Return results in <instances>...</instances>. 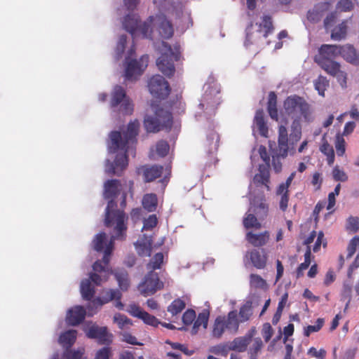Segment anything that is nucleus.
<instances>
[{
	"instance_id": "nucleus-1",
	"label": "nucleus",
	"mask_w": 359,
	"mask_h": 359,
	"mask_svg": "<svg viewBox=\"0 0 359 359\" xmlns=\"http://www.w3.org/2000/svg\"><path fill=\"white\" fill-rule=\"evenodd\" d=\"M140 123L137 120L131 121L128 124L127 130L123 133L119 131H112L109 137L111 142V148L114 152L118 149L124 150V153L116 154L114 162L109 160L106 161L105 172L109 175H116L120 176L121 172L127 168L128 159L126 153L130 146L136 144V137L138 135Z\"/></svg>"
},
{
	"instance_id": "nucleus-2",
	"label": "nucleus",
	"mask_w": 359,
	"mask_h": 359,
	"mask_svg": "<svg viewBox=\"0 0 359 359\" xmlns=\"http://www.w3.org/2000/svg\"><path fill=\"white\" fill-rule=\"evenodd\" d=\"M121 191V184L118 180H108L104 184L103 196L108 199L105 209L104 225L107 227L112 226L116 223V229L119 231L124 229V221L128 217L123 210L116 209L117 204L114 199Z\"/></svg>"
},
{
	"instance_id": "nucleus-3",
	"label": "nucleus",
	"mask_w": 359,
	"mask_h": 359,
	"mask_svg": "<svg viewBox=\"0 0 359 359\" xmlns=\"http://www.w3.org/2000/svg\"><path fill=\"white\" fill-rule=\"evenodd\" d=\"M173 124L172 114L154 103L147 111L143 126L148 133H157L161 130L170 131Z\"/></svg>"
},
{
	"instance_id": "nucleus-4",
	"label": "nucleus",
	"mask_w": 359,
	"mask_h": 359,
	"mask_svg": "<svg viewBox=\"0 0 359 359\" xmlns=\"http://www.w3.org/2000/svg\"><path fill=\"white\" fill-rule=\"evenodd\" d=\"M285 114L293 118L310 123L314 121L311 105L303 97L297 95L288 96L283 102Z\"/></svg>"
},
{
	"instance_id": "nucleus-5",
	"label": "nucleus",
	"mask_w": 359,
	"mask_h": 359,
	"mask_svg": "<svg viewBox=\"0 0 359 359\" xmlns=\"http://www.w3.org/2000/svg\"><path fill=\"white\" fill-rule=\"evenodd\" d=\"M142 37L153 39L154 30L157 31L158 36L165 39H170L174 34L172 23L163 14L149 16L140 27Z\"/></svg>"
},
{
	"instance_id": "nucleus-6",
	"label": "nucleus",
	"mask_w": 359,
	"mask_h": 359,
	"mask_svg": "<svg viewBox=\"0 0 359 359\" xmlns=\"http://www.w3.org/2000/svg\"><path fill=\"white\" fill-rule=\"evenodd\" d=\"M257 29H253V25L251 23L247 28L246 31V39L245 45L246 46L257 43L262 39L268 37L269 34L272 33L273 31V25L271 16L264 15L262 18V22L256 24Z\"/></svg>"
},
{
	"instance_id": "nucleus-7",
	"label": "nucleus",
	"mask_w": 359,
	"mask_h": 359,
	"mask_svg": "<svg viewBox=\"0 0 359 359\" xmlns=\"http://www.w3.org/2000/svg\"><path fill=\"white\" fill-rule=\"evenodd\" d=\"M162 46L165 48L166 52L161 53V56L156 60V65L158 70L165 76L171 77L175 72L173 60H178L180 55L177 53H175L168 43L163 41Z\"/></svg>"
},
{
	"instance_id": "nucleus-8",
	"label": "nucleus",
	"mask_w": 359,
	"mask_h": 359,
	"mask_svg": "<svg viewBox=\"0 0 359 359\" xmlns=\"http://www.w3.org/2000/svg\"><path fill=\"white\" fill-rule=\"evenodd\" d=\"M110 104L112 108L121 104L120 110L124 114H131L133 111V103L126 95L125 89L118 85L114 86L111 93Z\"/></svg>"
},
{
	"instance_id": "nucleus-9",
	"label": "nucleus",
	"mask_w": 359,
	"mask_h": 359,
	"mask_svg": "<svg viewBox=\"0 0 359 359\" xmlns=\"http://www.w3.org/2000/svg\"><path fill=\"white\" fill-rule=\"evenodd\" d=\"M150 93L155 97L164 100L170 93L168 82L161 75L153 76L148 82Z\"/></svg>"
},
{
	"instance_id": "nucleus-10",
	"label": "nucleus",
	"mask_w": 359,
	"mask_h": 359,
	"mask_svg": "<svg viewBox=\"0 0 359 359\" xmlns=\"http://www.w3.org/2000/svg\"><path fill=\"white\" fill-rule=\"evenodd\" d=\"M163 285V283L159 280L158 274L149 271L145 276L143 282L139 285L138 289L140 293L146 297L154 294L158 290H161Z\"/></svg>"
},
{
	"instance_id": "nucleus-11",
	"label": "nucleus",
	"mask_w": 359,
	"mask_h": 359,
	"mask_svg": "<svg viewBox=\"0 0 359 359\" xmlns=\"http://www.w3.org/2000/svg\"><path fill=\"white\" fill-rule=\"evenodd\" d=\"M328 74L337 78L342 88L346 87L347 74L341 70V65L334 60H330L318 64Z\"/></svg>"
},
{
	"instance_id": "nucleus-12",
	"label": "nucleus",
	"mask_w": 359,
	"mask_h": 359,
	"mask_svg": "<svg viewBox=\"0 0 359 359\" xmlns=\"http://www.w3.org/2000/svg\"><path fill=\"white\" fill-rule=\"evenodd\" d=\"M149 57L143 55L139 60H131L127 64L125 76L130 80L140 76L148 65Z\"/></svg>"
},
{
	"instance_id": "nucleus-13",
	"label": "nucleus",
	"mask_w": 359,
	"mask_h": 359,
	"mask_svg": "<svg viewBox=\"0 0 359 359\" xmlns=\"http://www.w3.org/2000/svg\"><path fill=\"white\" fill-rule=\"evenodd\" d=\"M121 292L117 289L104 290L102 291V295L101 297H97L93 301L90 302L87 306L89 315H93V313H91V310L93 309V307L97 309L98 307H101L102 305L109 303V302L114 299H121Z\"/></svg>"
},
{
	"instance_id": "nucleus-14",
	"label": "nucleus",
	"mask_w": 359,
	"mask_h": 359,
	"mask_svg": "<svg viewBox=\"0 0 359 359\" xmlns=\"http://www.w3.org/2000/svg\"><path fill=\"white\" fill-rule=\"evenodd\" d=\"M338 45L323 44L318 48V54L314 57V61L318 63L334 60L338 57Z\"/></svg>"
},
{
	"instance_id": "nucleus-15",
	"label": "nucleus",
	"mask_w": 359,
	"mask_h": 359,
	"mask_svg": "<svg viewBox=\"0 0 359 359\" xmlns=\"http://www.w3.org/2000/svg\"><path fill=\"white\" fill-rule=\"evenodd\" d=\"M245 257L248 259L252 266L257 269H263L266 266L267 255L264 249H252L248 251Z\"/></svg>"
},
{
	"instance_id": "nucleus-16",
	"label": "nucleus",
	"mask_w": 359,
	"mask_h": 359,
	"mask_svg": "<svg viewBox=\"0 0 359 359\" xmlns=\"http://www.w3.org/2000/svg\"><path fill=\"white\" fill-rule=\"evenodd\" d=\"M338 56H341L347 62L353 65H359V53L351 44L338 45Z\"/></svg>"
},
{
	"instance_id": "nucleus-17",
	"label": "nucleus",
	"mask_w": 359,
	"mask_h": 359,
	"mask_svg": "<svg viewBox=\"0 0 359 359\" xmlns=\"http://www.w3.org/2000/svg\"><path fill=\"white\" fill-rule=\"evenodd\" d=\"M86 316V310L82 306H75L68 310L66 321L69 325L76 326L81 323Z\"/></svg>"
},
{
	"instance_id": "nucleus-18",
	"label": "nucleus",
	"mask_w": 359,
	"mask_h": 359,
	"mask_svg": "<svg viewBox=\"0 0 359 359\" xmlns=\"http://www.w3.org/2000/svg\"><path fill=\"white\" fill-rule=\"evenodd\" d=\"M143 25L141 23L138 16L133 15H127L123 22L124 29L128 32L133 39L141 34L140 27Z\"/></svg>"
},
{
	"instance_id": "nucleus-19",
	"label": "nucleus",
	"mask_w": 359,
	"mask_h": 359,
	"mask_svg": "<svg viewBox=\"0 0 359 359\" xmlns=\"http://www.w3.org/2000/svg\"><path fill=\"white\" fill-rule=\"evenodd\" d=\"M87 336L90 339H97L101 344H109L111 342L106 327L92 325L87 332Z\"/></svg>"
},
{
	"instance_id": "nucleus-20",
	"label": "nucleus",
	"mask_w": 359,
	"mask_h": 359,
	"mask_svg": "<svg viewBox=\"0 0 359 359\" xmlns=\"http://www.w3.org/2000/svg\"><path fill=\"white\" fill-rule=\"evenodd\" d=\"M270 238V233L264 231L262 233H254L252 231L247 232L245 235L246 241L254 247H262L266 245Z\"/></svg>"
},
{
	"instance_id": "nucleus-21",
	"label": "nucleus",
	"mask_w": 359,
	"mask_h": 359,
	"mask_svg": "<svg viewBox=\"0 0 359 359\" xmlns=\"http://www.w3.org/2000/svg\"><path fill=\"white\" fill-rule=\"evenodd\" d=\"M288 133L285 126L278 127V155L285 158L288 154L289 144Z\"/></svg>"
},
{
	"instance_id": "nucleus-22",
	"label": "nucleus",
	"mask_w": 359,
	"mask_h": 359,
	"mask_svg": "<svg viewBox=\"0 0 359 359\" xmlns=\"http://www.w3.org/2000/svg\"><path fill=\"white\" fill-rule=\"evenodd\" d=\"M111 254L109 248L108 249H105L102 259L96 261L93 265V269L94 271L104 273V279L108 278L109 275L112 273V271L108 267Z\"/></svg>"
},
{
	"instance_id": "nucleus-23",
	"label": "nucleus",
	"mask_w": 359,
	"mask_h": 359,
	"mask_svg": "<svg viewBox=\"0 0 359 359\" xmlns=\"http://www.w3.org/2000/svg\"><path fill=\"white\" fill-rule=\"evenodd\" d=\"M219 134L215 130L210 131L204 143V147L208 155L212 156L217 152L219 147Z\"/></svg>"
},
{
	"instance_id": "nucleus-24",
	"label": "nucleus",
	"mask_w": 359,
	"mask_h": 359,
	"mask_svg": "<svg viewBox=\"0 0 359 359\" xmlns=\"http://www.w3.org/2000/svg\"><path fill=\"white\" fill-rule=\"evenodd\" d=\"M163 171V167L162 165H154L151 166H144L143 176L144 182H150L154 181L161 176Z\"/></svg>"
},
{
	"instance_id": "nucleus-25",
	"label": "nucleus",
	"mask_w": 359,
	"mask_h": 359,
	"mask_svg": "<svg viewBox=\"0 0 359 359\" xmlns=\"http://www.w3.org/2000/svg\"><path fill=\"white\" fill-rule=\"evenodd\" d=\"M251 335H245L235 338L232 341L229 342L231 351L244 352L251 341Z\"/></svg>"
},
{
	"instance_id": "nucleus-26",
	"label": "nucleus",
	"mask_w": 359,
	"mask_h": 359,
	"mask_svg": "<svg viewBox=\"0 0 359 359\" xmlns=\"http://www.w3.org/2000/svg\"><path fill=\"white\" fill-rule=\"evenodd\" d=\"M254 123L256 125L259 134L266 137L269 133V128L264 118L263 109H258L255 113Z\"/></svg>"
},
{
	"instance_id": "nucleus-27",
	"label": "nucleus",
	"mask_w": 359,
	"mask_h": 359,
	"mask_svg": "<svg viewBox=\"0 0 359 359\" xmlns=\"http://www.w3.org/2000/svg\"><path fill=\"white\" fill-rule=\"evenodd\" d=\"M252 207L253 212L257 215L259 219H263L266 217L269 211V206L264 198H262L255 199L252 202Z\"/></svg>"
},
{
	"instance_id": "nucleus-28",
	"label": "nucleus",
	"mask_w": 359,
	"mask_h": 359,
	"mask_svg": "<svg viewBox=\"0 0 359 359\" xmlns=\"http://www.w3.org/2000/svg\"><path fill=\"white\" fill-rule=\"evenodd\" d=\"M240 323L241 322L238 318V313L236 310L229 312L227 316H225L226 330L230 332L236 333L238 330Z\"/></svg>"
},
{
	"instance_id": "nucleus-29",
	"label": "nucleus",
	"mask_w": 359,
	"mask_h": 359,
	"mask_svg": "<svg viewBox=\"0 0 359 359\" xmlns=\"http://www.w3.org/2000/svg\"><path fill=\"white\" fill-rule=\"evenodd\" d=\"M267 111L271 119L278 121V111L277 108V95L273 91L269 93Z\"/></svg>"
},
{
	"instance_id": "nucleus-30",
	"label": "nucleus",
	"mask_w": 359,
	"mask_h": 359,
	"mask_svg": "<svg viewBox=\"0 0 359 359\" xmlns=\"http://www.w3.org/2000/svg\"><path fill=\"white\" fill-rule=\"evenodd\" d=\"M118 282V287L123 291L128 290L130 287L128 273L125 269H116L113 273Z\"/></svg>"
},
{
	"instance_id": "nucleus-31",
	"label": "nucleus",
	"mask_w": 359,
	"mask_h": 359,
	"mask_svg": "<svg viewBox=\"0 0 359 359\" xmlns=\"http://www.w3.org/2000/svg\"><path fill=\"white\" fill-rule=\"evenodd\" d=\"M302 137V126L301 121L299 119L293 120L291 124V131L290 134V144L292 146L291 149H293V146L297 143Z\"/></svg>"
},
{
	"instance_id": "nucleus-32",
	"label": "nucleus",
	"mask_w": 359,
	"mask_h": 359,
	"mask_svg": "<svg viewBox=\"0 0 359 359\" xmlns=\"http://www.w3.org/2000/svg\"><path fill=\"white\" fill-rule=\"evenodd\" d=\"M209 316L210 313L206 309H204L201 313L198 314V317L194 320L191 329L192 334H196L201 326H203L205 329L207 328Z\"/></svg>"
},
{
	"instance_id": "nucleus-33",
	"label": "nucleus",
	"mask_w": 359,
	"mask_h": 359,
	"mask_svg": "<svg viewBox=\"0 0 359 359\" xmlns=\"http://www.w3.org/2000/svg\"><path fill=\"white\" fill-rule=\"evenodd\" d=\"M142 206L147 212H155L158 206V198L156 194L144 195L142 201Z\"/></svg>"
},
{
	"instance_id": "nucleus-34",
	"label": "nucleus",
	"mask_w": 359,
	"mask_h": 359,
	"mask_svg": "<svg viewBox=\"0 0 359 359\" xmlns=\"http://www.w3.org/2000/svg\"><path fill=\"white\" fill-rule=\"evenodd\" d=\"M269 167L260 165L257 173L254 177V182L257 184L264 185L267 189H269V183L270 182V175L268 170Z\"/></svg>"
},
{
	"instance_id": "nucleus-35",
	"label": "nucleus",
	"mask_w": 359,
	"mask_h": 359,
	"mask_svg": "<svg viewBox=\"0 0 359 359\" xmlns=\"http://www.w3.org/2000/svg\"><path fill=\"white\" fill-rule=\"evenodd\" d=\"M225 330H226V325L225 324V316H217L214 322L212 330V336L215 338L219 339L222 336Z\"/></svg>"
},
{
	"instance_id": "nucleus-36",
	"label": "nucleus",
	"mask_w": 359,
	"mask_h": 359,
	"mask_svg": "<svg viewBox=\"0 0 359 359\" xmlns=\"http://www.w3.org/2000/svg\"><path fill=\"white\" fill-rule=\"evenodd\" d=\"M76 336V330H69L60 334L59 341L64 346L71 347L74 344Z\"/></svg>"
},
{
	"instance_id": "nucleus-37",
	"label": "nucleus",
	"mask_w": 359,
	"mask_h": 359,
	"mask_svg": "<svg viewBox=\"0 0 359 359\" xmlns=\"http://www.w3.org/2000/svg\"><path fill=\"white\" fill-rule=\"evenodd\" d=\"M81 293L84 299L90 301L95 293L94 286L92 285L90 280L85 279L81 283Z\"/></svg>"
},
{
	"instance_id": "nucleus-38",
	"label": "nucleus",
	"mask_w": 359,
	"mask_h": 359,
	"mask_svg": "<svg viewBox=\"0 0 359 359\" xmlns=\"http://www.w3.org/2000/svg\"><path fill=\"white\" fill-rule=\"evenodd\" d=\"M252 315V302L250 301L246 302L240 308L238 316L239 320L241 323L248 321Z\"/></svg>"
},
{
	"instance_id": "nucleus-39",
	"label": "nucleus",
	"mask_w": 359,
	"mask_h": 359,
	"mask_svg": "<svg viewBox=\"0 0 359 359\" xmlns=\"http://www.w3.org/2000/svg\"><path fill=\"white\" fill-rule=\"evenodd\" d=\"M111 227H114V230L116 234L111 237L110 241L109 242V243L107 245V247H106V249H108L109 248H110L111 253L112 252V250L114 248V241L115 240H124L126 236V232L127 230V226L125 222H124V229H123L121 231V230L119 231L118 229H116V223H115V224L114 226H112Z\"/></svg>"
},
{
	"instance_id": "nucleus-40",
	"label": "nucleus",
	"mask_w": 359,
	"mask_h": 359,
	"mask_svg": "<svg viewBox=\"0 0 359 359\" xmlns=\"http://www.w3.org/2000/svg\"><path fill=\"white\" fill-rule=\"evenodd\" d=\"M320 151L327 156V162L329 165H332L334 162V151L332 147L325 140L320 147Z\"/></svg>"
},
{
	"instance_id": "nucleus-41",
	"label": "nucleus",
	"mask_w": 359,
	"mask_h": 359,
	"mask_svg": "<svg viewBox=\"0 0 359 359\" xmlns=\"http://www.w3.org/2000/svg\"><path fill=\"white\" fill-rule=\"evenodd\" d=\"M243 226L245 229H249L254 228L259 229L262 227L261 223L258 221L257 217L252 213L246 214L243 221Z\"/></svg>"
},
{
	"instance_id": "nucleus-42",
	"label": "nucleus",
	"mask_w": 359,
	"mask_h": 359,
	"mask_svg": "<svg viewBox=\"0 0 359 359\" xmlns=\"http://www.w3.org/2000/svg\"><path fill=\"white\" fill-rule=\"evenodd\" d=\"M347 32V26L345 22H342L334 28L331 33V39L334 41H341L345 39Z\"/></svg>"
},
{
	"instance_id": "nucleus-43",
	"label": "nucleus",
	"mask_w": 359,
	"mask_h": 359,
	"mask_svg": "<svg viewBox=\"0 0 359 359\" xmlns=\"http://www.w3.org/2000/svg\"><path fill=\"white\" fill-rule=\"evenodd\" d=\"M186 304L184 300L177 298L175 299L168 307V311L172 314V316H176L180 313L185 308Z\"/></svg>"
},
{
	"instance_id": "nucleus-44",
	"label": "nucleus",
	"mask_w": 359,
	"mask_h": 359,
	"mask_svg": "<svg viewBox=\"0 0 359 359\" xmlns=\"http://www.w3.org/2000/svg\"><path fill=\"white\" fill-rule=\"evenodd\" d=\"M163 262V255L162 252H158L154 255L147 266L148 270L154 271L159 269Z\"/></svg>"
},
{
	"instance_id": "nucleus-45",
	"label": "nucleus",
	"mask_w": 359,
	"mask_h": 359,
	"mask_svg": "<svg viewBox=\"0 0 359 359\" xmlns=\"http://www.w3.org/2000/svg\"><path fill=\"white\" fill-rule=\"evenodd\" d=\"M114 322L116 323L121 330L128 329L131 325L132 321L126 316L117 313L114 316Z\"/></svg>"
},
{
	"instance_id": "nucleus-46",
	"label": "nucleus",
	"mask_w": 359,
	"mask_h": 359,
	"mask_svg": "<svg viewBox=\"0 0 359 359\" xmlns=\"http://www.w3.org/2000/svg\"><path fill=\"white\" fill-rule=\"evenodd\" d=\"M229 351H231L230 348L229 343H224L220 344L216 346H212L210 348V351L217 355H222L224 357H226Z\"/></svg>"
},
{
	"instance_id": "nucleus-47",
	"label": "nucleus",
	"mask_w": 359,
	"mask_h": 359,
	"mask_svg": "<svg viewBox=\"0 0 359 359\" xmlns=\"http://www.w3.org/2000/svg\"><path fill=\"white\" fill-rule=\"evenodd\" d=\"M106 240V233L101 232L96 235L93 240V248L97 252H101L104 249V245Z\"/></svg>"
},
{
	"instance_id": "nucleus-48",
	"label": "nucleus",
	"mask_w": 359,
	"mask_h": 359,
	"mask_svg": "<svg viewBox=\"0 0 359 359\" xmlns=\"http://www.w3.org/2000/svg\"><path fill=\"white\" fill-rule=\"evenodd\" d=\"M351 293H352V287L350 284L344 283L341 297V300L346 301V309L348 306L351 301Z\"/></svg>"
},
{
	"instance_id": "nucleus-49",
	"label": "nucleus",
	"mask_w": 359,
	"mask_h": 359,
	"mask_svg": "<svg viewBox=\"0 0 359 359\" xmlns=\"http://www.w3.org/2000/svg\"><path fill=\"white\" fill-rule=\"evenodd\" d=\"M250 285L256 288H264L266 285V280L262 278L259 275L251 274L250 276Z\"/></svg>"
},
{
	"instance_id": "nucleus-50",
	"label": "nucleus",
	"mask_w": 359,
	"mask_h": 359,
	"mask_svg": "<svg viewBox=\"0 0 359 359\" xmlns=\"http://www.w3.org/2000/svg\"><path fill=\"white\" fill-rule=\"evenodd\" d=\"M324 325V319L323 318H318L316 325H308L304 329V335L306 337H309L311 333L318 332Z\"/></svg>"
},
{
	"instance_id": "nucleus-51",
	"label": "nucleus",
	"mask_w": 359,
	"mask_h": 359,
	"mask_svg": "<svg viewBox=\"0 0 359 359\" xmlns=\"http://www.w3.org/2000/svg\"><path fill=\"white\" fill-rule=\"evenodd\" d=\"M156 149L159 156L164 157L168 154L170 146L166 141L160 140L156 143Z\"/></svg>"
},
{
	"instance_id": "nucleus-52",
	"label": "nucleus",
	"mask_w": 359,
	"mask_h": 359,
	"mask_svg": "<svg viewBox=\"0 0 359 359\" xmlns=\"http://www.w3.org/2000/svg\"><path fill=\"white\" fill-rule=\"evenodd\" d=\"M111 356V348L109 346H104L97 351L94 359H110Z\"/></svg>"
},
{
	"instance_id": "nucleus-53",
	"label": "nucleus",
	"mask_w": 359,
	"mask_h": 359,
	"mask_svg": "<svg viewBox=\"0 0 359 359\" xmlns=\"http://www.w3.org/2000/svg\"><path fill=\"white\" fill-rule=\"evenodd\" d=\"M333 179L337 182H346L348 180L347 174L338 165H336L332 170Z\"/></svg>"
},
{
	"instance_id": "nucleus-54",
	"label": "nucleus",
	"mask_w": 359,
	"mask_h": 359,
	"mask_svg": "<svg viewBox=\"0 0 359 359\" xmlns=\"http://www.w3.org/2000/svg\"><path fill=\"white\" fill-rule=\"evenodd\" d=\"M345 140L342 136L340 135H337L335 140V149L337 151V154L339 156H342L346 151L345 147Z\"/></svg>"
},
{
	"instance_id": "nucleus-55",
	"label": "nucleus",
	"mask_w": 359,
	"mask_h": 359,
	"mask_svg": "<svg viewBox=\"0 0 359 359\" xmlns=\"http://www.w3.org/2000/svg\"><path fill=\"white\" fill-rule=\"evenodd\" d=\"M359 246V237L354 236L348 243L347 246V256L346 258H351L355 252L357 248Z\"/></svg>"
},
{
	"instance_id": "nucleus-56",
	"label": "nucleus",
	"mask_w": 359,
	"mask_h": 359,
	"mask_svg": "<svg viewBox=\"0 0 359 359\" xmlns=\"http://www.w3.org/2000/svg\"><path fill=\"white\" fill-rule=\"evenodd\" d=\"M158 224V219L156 215H151L148 218L145 219L143 222L142 229L150 231L156 226Z\"/></svg>"
},
{
	"instance_id": "nucleus-57",
	"label": "nucleus",
	"mask_w": 359,
	"mask_h": 359,
	"mask_svg": "<svg viewBox=\"0 0 359 359\" xmlns=\"http://www.w3.org/2000/svg\"><path fill=\"white\" fill-rule=\"evenodd\" d=\"M323 16L322 11L316 6L313 9L308 11L307 19L311 22H319Z\"/></svg>"
},
{
	"instance_id": "nucleus-58",
	"label": "nucleus",
	"mask_w": 359,
	"mask_h": 359,
	"mask_svg": "<svg viewBox=\"0 0 359 359\" xmlns=\"http://www.w3.org/2000/svg\"><path fill=\"white\" fill-rule=\"evenodd\" d=\"M196 313L193 309H187L182 315V322L186 325H191L196 319Z\"/></svg>"
},
{
	"instance_id": "nucleus-59",
	"label": "nucleus",
	"mask_w": 359,
	"mask_h": 359,
	"mask_svg": "<svg viewBox=\"0 0 359 359\" xmlns=\"http://www.w3.org/2000/svg\"><path fill=\"white\" fill-rule=\"evenodd\" d=\"M328 86V81L325 77L319 76L317 81L315 82V88L318 91L320 95H324V92L326 89V86Z\"/></svg>"
},
{
	"instance_id": "nucleus-60",
	"label": "nucleus",
	"mask_w": 359,
	"mask_h": 359,
	"mask_svg": "<svg viewBox=\"0 0 359 359\" xmlns=\"http://www.w3.org/2000/svg\"><path fill=\"white\" fill-rule=\"evenodd\" d=\"M140 319H142L144 323L154 327H156L159 324V321L155 316L149 314L146 311L144 312V314Z\"/></svg>"
},
{
	"instance_id": "nucleus-61",
	"label": "nucleus",
	"mask_w": 359,
	"mask_h": 359,
	"mask_svg": "<svg viewBox=\"0 0 359 359\" xmlns=\"http://www.w3.org/2000/svg\"><path fill=\"white\" fill-rule=\"evenodd\" d=\"M104 273L94 271V273L90 274V278L88 280H90V283L93 282L95 285H100L102 282H105L108 279H104Z\"/></svg>"
},
{
	"instance_id": "nucleus-62",
	"label": "nucleus",
	"mask_w": 359,
	"mask_h": 359,
	"mask_svg": "<svg viewBox=\"0 0 359 359\" xmlns=\"http://www.w3.org/2000/svg\"><path fill=\"white\" fill-rule=\"evenodd\" d=\"M283 158L278 155V149H276V152L272 154V165L276 173H278L282 170V163L280 161V158Z\"/></svg>"
},
{
	"instance_id": "nucleus-63",
	"label": "nucleus",
	"mask_w": 359,
	"mask_h": 359,
	"mask_svg": "<svg viewBox=\"0 0 359 359\" xmlns=\"http://www.w3.org/2000/svg\"><path fill=\"white\" fill-rule=\"evenodd\" d=\"M262 334L266 342H268L271 339L273 334V330L269 323H266L264 324Z\"/></svg>"
},
{
	"instance_id": "nucleus-64",
	"label": "nucleus",
	"mask_w": 359,
	"mask_h": 359,
	"mask_svg": "<svg viewBox=\"0 0 359 359\" xmlns=\"http://www.w3.org/2000/svg\"><path fill=\"white\" fill-rule=\"evenodd\" d=\"M347 229L356 232L359 229V218L357 217H350L347 220Z\"/></svg>"
}]
</instances>
